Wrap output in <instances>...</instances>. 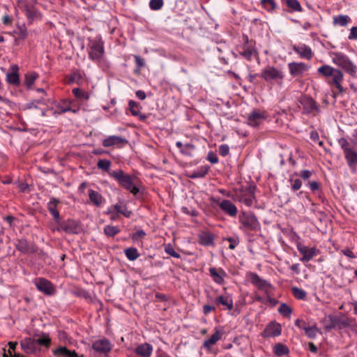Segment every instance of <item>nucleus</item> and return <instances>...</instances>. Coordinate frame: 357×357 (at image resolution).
<instances>
[{
  "label": "nucleus",
  "instance_id": "nucleus-1",
  "mask_svg": "<svg viewBox=\"0 0 357 357\" xmlns=\"http://www.w3.org/2000/svg\"><path fill=\"white\" fill-rule=\"evenodd\" d=\"M110 175L118 181L122 187L133 195H135L139 192L138 178L136 176L126 174L122 170L112 172Z\"/></svg>",
  "mask_w": 357,
  "mask_h": 357
},
{
  "label": "nucleus",
  "instance_id": "nucleus-2",
  "mask_svg": "<svg viewBox=\"0 0 357 357\" xmlns=\"http://www.w3.org/2000/svg\"><path fill=\"white\" fill-rule=\"evenodd\" d=\"M318 72L324 77H333L332 84L335 86L340 93L344 91L340 84L343 80V73L342 71L330 66L324 65L318 68Z\"/></svg>",
  "mask_w": 357,
  "mask_h": 357
},
{
  "label": "nucleus",
  "instance_id": "nucleus-3",
  "mask_svg": "<svg viewBox=\"0 0 357 357\" xmlns=\"http://www.w3.org/2000/svg\"><path fill=\"white\" fill-rule=\"evenodd\" d=\"M239 222L242 229L245 231H258L260 224L257 217L251 212H241L239 215Z\"/></svg>",
  "mask_w": 357,
  "mask_h": 357
},
{
  "label": "nucleus",
  "instance_id": "nucleus-4",
  "mask_svg": "<svg viewBox=\"0 0 357 357\" xmlns=\"http://www.w3.org/2000/svg\"><path fill=\"white\" fill-rule=\"evenodd\" d=\"M332 56L333 62L334 63L341 67L349 75H355L356 72V67L346 55L340 52H333Z\"/></svg>",
  "mask_w": 357,
  "mask_h": 357
},
{
  "label": "nucleus",
  "instance_id": "nucleus-5",
  "mask_svg": "<svg viewBox=\"0 0 357 357\" xmlns=\"http://www.w3.org/2000/svg\"><path fill=\"white\" fill-rule=\"evenodd\" d=\"M299 102L303 107L304 113L310 114L312 116H316L320 113L319 106L311 97L306 96H302L299 100Z\"/></svg>",
  "mask_w": 357,
  "mask_h": 357
},
{
  "label": "nucleus",
  "instance_id": "nucleus-6",
  "mask_svg": "<svg viewBox=\"0 0 357 357\" xmlns=\"http://www.w3.org/2000/svg\"><path fill=\"white\" fill-rule=\"evenodd\" d=\"M325 328L328 331L339 327L340 328L347 327L349 325L348 320L343 319L340 317L335 315H328L323 319Z\"/></svg>",
  "mask_w": 357,
  "mask_h": 357
},
{
  "label": "nucleus",
  "instance_id": "nucleus-7",
  "mask_svg": "<svg viewBox=\"0 0 357 357\" xmlns=\"http://www.w3.org/2000/svg\"><path fill=\"white\" fill-rule=\"evenodd\" d=\"M261 77L266 82L278 79L282 80L283 79L282 73L273 66H267L263 69L261 73Z\"/></svg>",
  "mask_w": 357,
  "mask_h": 357
},
{
  "label": "nucleus",
  "instance_id": "nucleus-8",
  "mask_svg": "<svg viewBox=\"0 0 357 357\" xmlns=\"http://www.w3.org/2000/svg\"><path fill=\"white\" fill-rule=\"evenodd\" d=\"M104 48L102 43L100 41H91L89 45V57L95 61H98L102 56Z\"/></svg>",
  "mask_w": 357,
  "mask_h": 357
},
{
  "label": "nucleus",
  "instance_id": "nucleus-9",
  "mask_svg": "<svg viewBox=\"0 0 357 357\" xmlns=\"http://www.w3.org/2000/svg\"><path fill=\"white\" fill-rule=\"evenodd\" d=\"M22 349L26 354H36L39 351L36 338L26 337L20 342Z\"/></svg>",
  "mask_w": 357,
  "mask_h": 357
},
{
  "label": "nucleus",
  "instance_id": "nucleus-10",
  "mask_svg": "<svg viewBox=\"0 0 357 357\" xmlns=\"http://www.w3.org/2000/svg\"><path fill=\"white\" fill-rule=\"evenodd\" d=\"M35 3V0H24L20 2V6L24 8L26 17L31 21L38 15V12L33 6Z\"/></svg>",
  "mask_w": 357,
  "mask_h": 357
},
{
  "label": "nucleus",
  "instance_id": "nucleus-11",
  "mask_svg": "<svg viewBox=\"0 0 357 357\" xmlns=\"http://www.w3.org/2000/svg\"><path fill=\"white\" fill-rule=\"evenodd\" d=\"M250 282L259 289L268 292V289L271 287V284L266 280L261 279L257 273H250Z\"/></svg>",
  "mask_w": 357,
  "mask_h": 357
},
{
  "label": "nucleus",
  "instance_id": "nucleus-12",
  "mask_svg": "<svg viewBox=\"0 0 357 357\" xmlns=\"http://www.w3.org/2000/svg\"><path fill=\"white\" fill-rule=\"evenodd\" d=\"M266 118L264 112L259 110L253 111L248 118V123L253 127L258 126Z\"/></svg>",
  "mask_w": 357,
  "mask_h": 357
},
{
  "label": "nucleus",
  "instance_id": "nucleus-13",
  "mask_svg": "<svg viewBox=\"0 0 357 357\" xmlns=\"http://www.w3.org/2000/svg\"><path fill=\"white\" fill-rule=\"evenodd\" d=\"M289 69L290 74L294 76H299L308 70V66L304 63H289Z\"/></svg>",
  "mask_w": 357,
  "mask_h": 357
},
{
  "label": "nucleus",
  "instance_id": "nucleus-14",
  "mask_svg": "<svg viewBox=\"0 0 357 357\" xmlns=\"http://www.w3.org/2000/svg\"><path fill=\"white\" fill-rule=\"evenodd\" d=\"M37 289L47 295L54 293V288L52 283L46 279L40 278L36 282Z\"/></svg>",
  "mask_w": 357,
  "mask_h": 357
},
{
  "label": "nucleus",
  "instance_id": "nucleus-15",
  "mask_svg": "<svg viewBox=\"0 0 357 357\" xmlns=\"http://www.w3.org/2000/svg\"><path fill=\"white\" fill-rule=\"evenodd\" d=\"M245 44L242 47V51L240 52V54L247 60H250L252 55L257 54V52L252 44L248 43V36H244Z\"/></svg>",
  "mask_w": 357,
  "mask_h": 357
},
{
  "label": "nucleus",
  "instance_id": "nucleus-16",
  "mask_svg": "<svg viewBox=\"0 0 357 357\" xmlns=\"http://www.w3.org/2000/svg\"><path fill=\"white\" fill-rule=\"evenodd\" d=\"M219 206L227 215L231 217H234L236 215L237 208L236 206L230 200H222L219 204Z\"/></svg>",
  "mask_w": 357,
  "mask_h": 357
},
{
  "label": "nucleus",
  "instance_id": "nucleus-17",
  "mask_svg": "<svg viewBox=\"0 0 357 357\" xmlns=\"http://www.w3.org/2000/svg\"><path fill=\"white\" fill-rule=\"evenodd\" d=\"M18 70L19 68L17 65L10 67V72H8L6 75V80L9 84L16 86L20 84Z\"/></svg>",
  "mask_w": 357,
  "mask_h": 357
},
{
  "label": "nucleus",
  "instance_id": "nucleus-18",
  "mask_svg": "<svg viewBox=\"0 0 357 357\" xmlns=\"http://www.w3.org/2000/svg\"><path fill=\"white\" fill-rule=\"evenodd\" d=\"M92 348L97 352L106 354L110 351L111 344L107 340H100L95 342L92 345Z\"/></svg>",
  "mask_w": 357,
  "mask_h": 357
},
{
  "label": "nucleus",
  "instance_id": "nucleus-19",
  "mask_svg": "<svg viewBox=\"0 0 357 357\" xmlns=\"http://www.w3.org/2000/svg\"><path fill=\"white\" fill-rule=\"evenodd\" d=\"M59 227L57 228L58 230L64 231L68 234H74L76 233L77 230V224L75 221L71 220H68L67 221L60 222L59 221Z\"/></svg>",
  "mask_w": 357,
  "mask_h": 357
},
{
  "label": "nucleus",
  "instance_id": "nucleus-20",
  "mask_svg": "<svg viewBox=\"0 0 357 357\" xmlns=\"http://www.w3.org/2000/svg\"><path fill=\"white\" fill-rule=\"evenodd\" d=\"M54 354L57 357H84V355H78L75 351H71L66 347H59L54 351Z\"/></svg>",
  "mask_w": 357,
  "mask_h": 357
},
{
  "label": "nucleus",
  "instance_id": "nucleus-21",
  "mask_svg": "<svg viewBox=\"0 0 357 357\" xmlns=\"http://www.w3.org/2000/svg\"><path fill=\"white\" fill-rule=\"evenodd\" d=\"M153 347L149 343H144L135 348V353L142 357H149L152 353Z\"/></svg>",
  "mask_w": 357,
  "mask_h": 357
},
{
  "label": "nucleus",
  "instance_id": "nucleus-22",
  "mask_svg": "<svg viewBox=\"0 0 357 357\" xmlns=\"http://www.w3.org/2000/svg\"><path fill=\"white\" fill-rule=\"evenodd\" d=\"M345 158L350 167L357 165V151L352 147L344 152Z\"/></svg>",
  "mask_w": 357,
  "mask_h": 357
},
{
  "label": "nucleus",
  "instance_id": "nucleus-23",
  "mask_svg": "<svg viewBox=\"0 0 357 357\" xmlns=\"http://www.w3.org/2000/svg\"><path fill=\"white\" fill-rule=\"evenodd\" d=\"M298 249L303 255L301 258V261H309L315 254L314 248H308L306 246L298 245Z\"/></svg>",
  "mask_w": 357,
  "mask_h": 357
},
{
  "label": "nucleus",
  "instance_id": "nucleus-24",
  "mask_svg": "<svg viewBox=\"0 0 357 357\" xmlns=\"http://www.w3.org/2000/svg\"><path fill=\"white\" fill-rule=\"evenodd\" d=\"M281 333V326L278 324L271 323L264 330V334L268 337H275Z\"/></svg>",
  "mask_w": 357,
  "mask_h": 357
},
{
  "label": "nucleus",
  "instance_id": "nucleus-25",
  "mask_svg": "<svg viewBox=\"0 0 357 357\" xmlns=\"http://www.w3.org/2000/svg\"><path fill=\"white\" fill-rule=\"evenodd\" d=\"M128 141L121 137L119 136H110L105 139H104L102 144L105 147H109L116 144H126Z\"/></svg>",
  "mask_w": 357,
  "mask_h": 357
},
{
  "label": "nucleus",
  "instance_id": "nucleus-26",
  "mask_svg": "<svg viewBox=\"0 0 357 357\" xmlns=\"http://www.w3.org/2000/svg\"><path fill=\"white\" fill-rule=\"evenodd\" d=\"M222 332L216 330L215 332L211 336V337L204 342V347L207 349L210 350L211 346L215 344L222 337Z\"/></svg>",
  "mask_w": 357,
  "mask_h": 357
},
{
  "label": "nucleus",
  "instance_id": "nucleus-27",
  "mask_svg": "<svg viewBox=\"0 0 357 357\" xmlns=\"http://www.w3.org/2000/svg\"><path fill=\"white\" fill-rule=\"evenodd\" d=\"M293 49L301 57L310 59L312 56V52L311 49L305 45L301 46H294Z\"/></svg>",
  "mask_w": 357,
  "mask_h": 357
},
{
  "label": "nucleus",
  "instance_id": "nucleus-28",
  "mask_svg": "<svg viewBox=\"0 0 357 357\" xmlns=\"http://www.w3.org/2000/svg\"><path fill=\"white\" fill-rule=\"evenodd\" d=\"M16 247L19 251L24 253L34 252L36 250L35 247L30 245L25 239L19 240Z\"/></svg>",
  "mask_w": 357,
  "mask_h": 357
},
{
  "label": "nucleus",
  "instance_id": "nucleus-29",
  "mask_svg": "<svg viewBox=\"0 0 357 357\" xmlns=\"http://www.w3.org/2000/svg\"><path fill=\"white\" fill-rule=\"evenodd\" d=\"M59 203V201L56 199V198H52L51 201L48 203V210L51 213V214L53 215L54 220L57 223H59V213L56 209V206Z\"/></svg>",
  "mask_w": 357,
  "mask_h": 357
},
{
  "label": "nucleus",
  "instance_id": "nucleus-30",
  "mask_svg": "<svg viewBox=\"0 0 357 357\" xmlns=\"http://www.w3.org/2000/svg\"><path fill=\"white\" fill-rule=\"evenodd\" d=\"M89 197L91 202L96 206H100L103 202L102 196L95 190H89Z\"/></svg>",
  "mask_w": 357,
  "mask_h": 357
},
{
  "label": "nucleus",
  "instance_id": "nucleus-31",
  "mask_svg": "<svg viewBox=\"0 0 357 357\" xmlns=\"http://www.w3.org/2000/svg\"><path fill=\"white\" fill-rule=\"evenodd\" d=\"M199 243L204 245H211L213 243V237L209 233L202 232L199 234Z\"/></svg>",
  "mask_w": 357,
  "mask_h": 357
},
{
  "label": "nucleus",
  "instance_id": "nucleus-32",
  "mask_svg": "<svg viewBox=\"0 0 357 357\" xmlns=\"http://www.w3.org/2000/svg\"><path fill=\"white\" fill-rule=\"evenodd\" d=\"M216 303L227 306L229 310L233 309L232 300L228 296H220L215 300Z\"/></svg>",
  "mask_w": 357,
  "mask_h": 357
},
{
  "label": "nucleus",
  "instance_id": "nucleus-33",
  "mask_svg": "<svg viewBox=\"0 0 357 357\" xmlns=\"http://www.w3.org/2000/svg\"><path fill=\"white\" fill-rule=\"evenodd\" d=\"M114 208L118 213H121L127 218L130 217L131 215V211H128L127 207L121 202L115 204Z\"/></svg>",
  "mask_w": 357,
  "mask_h": 357
},
{
  "label": "nucleus",
  "instance_id": "nucleus-34",
  "mask_svg": "<svg viewBox=\"0 0 357 357\" xmlns=\"http://www.w3.org/2000/svg\"><path fill=\"white\" fill-rule=\"evenodd\" d=\"M36 341L37 342V347L39 345L49 347L51 343V339L47 334H43L40 337L36 338Z\"/></svg>",
  "mask_w": 357,
  "mask_h": 357
},
{
  "label": "nucleus",
  "instance_id": "nucleus-35",
  "mask_svg": "<svg viewBox=\"0 0 357 357\" xmlns=\"http://www.w3.org/2000/svg\"><path fill=\"white\" fill-rule=\"evenodd\" d=\"M287 7L294 11L301 12L303 8L298 0H283Z\"/></svg>",
  "mask_w": 357,
  "mask_h": 357
},
{
  "label": "nucleus",
  "instance_id": "nucleus-36",
  "mask_svg": "<svg viewBox=\"0 0 357 357\" xmlns=\"http://www.w3.org/2000/svg\"><path fill=\"white\" fill-rule=\"evenodd\" d=\"M274 352L277 356H282L289 353V349L287 346L278 343L274 347Z\"/></svg>",
  "mask_w": 357,
  "mask_h": 357
},
{
  "label": "nucleus",
  "instance_id": "nucleus-37",
  "mask_svg": "<svg viewBox=\"0 0 357 357\" xmlns=\"http://www.w3.org/2000/svg\"><path fill=\"white\" fill-rule=\"evenodd\" d=\"M291 292L296 298L300 300H304L307 296L304 290L296 287L291 288Z\"/></svg>",
  "mask_w": 357,
  "mask_h": 357
},
{
  "label": "nucleus",
  "instance_id": "nucleus-38",
  "mask_svg": "<svg viewBox=\"0 0 357 357\" xmlns=\"http://www.w3.org/2000/svg\"><path fill=\"white\" fill-rule=\"evenodd\" d=\"M125 254L127 258L131 261L135 260L139 257L137 250L135 248H127L125 250Z\"/></svg>",
  "mask_w": 357,
  "mask_h": 357
},
{
  "label": "nucleus",
  "instance_id": "nucleus-39",
  "mask_svg": "<svg viewBox=\"0 0 357 357\" xmlns=\"http://www.w3.org/2000/svg\"><path fill=\"white\" fill-rule=\"evenodd\" d=\"M305 333L309 338H314L317 333L319 332V329L316 326H307L304 328Z\"/></svg>",
  "mask_w": 357,
  "mask_h": 357
},
{
  "label": "nucleus",
  "instance_id": "nucleus-40",
  "mask_svg": "<svg viewBox=\"0 0 357 357\" xmlns=\"http://www.w3.org/2000/svg\"><path fill=\"white\" fill-rule=\"evenodd\" d=\"M278 312L284 317H290L292 309L286 303H282L279 308Z\"/></svg>",
  "mask_w": 357,
  "mask_h": 357
},
{
  "label": "nucleus",
  "instance_id": "nucleus-41",
  "mask_svg": "<svg viewBox=\"0 0 357 357\" xmlns=\"http://www.w3.org/2000/svg\"><path fill=\"white\" fill-rule=\"evenodd\" d=\"M349 17L347 15H338L333 17L334 24H339L340 26H346L349 22Z\"/></svg>",
  "mask_w": 357,
  "mask_h": 357
},
{
  "label": "nucleus",
  "instance_id": "nucleus-42",
  "mask_svg": "<svg viewBox=\"0 0 357 357\" xmlns=\"http://www.w3.org/2000/svg\"><path fill=\"white\" fill-rule=\"evenodd\" d=\"M38 77V74L35 73H32L30 74L26 75L24 84L28 87L30 88L33 84L34 83L35 80Z\"/></svg>",
  "mask_w": 357,
  "mask_h": 357
},
{
  "label": "nucleus",
  "instance_id": "nucleus-43",
  "mask_svg": "<svg viewBox=\"0 0 357 357\" xmlns=\"http://www.w3.org/2000/svg\"><path fill=\"white\" fill-rule=\"evenodd\" d=\"M105 234L108 236H114L117 234L120 230L117 227L107 225L104 229Z\"/></svg>",
  "mask_w": 357,
  "mask_h": 357
},
{
  "label": "nucleus",
  "instance_id": "nucleus-44",
  "mask_svg": "<svg viewBox=\"0 0 357 357\" xmlns=\"http://www.w3.org/2000/svg\"><path fill=\"white\" fill-rule=\"evenodd\" d=\"M209 272L213 278L214 281L218 284H222L224 280L222 276H220L215 268H210Z\"/></svg>",
  "mask_w": 357,
  "mask_h": 357
},
{
  "label": "nucleus",
  "instance_id": "nucleus-45",
  "mask_svg": "<svg viewBox=\"0 0 357 357\" xmlns=\"http://www.w3.org/2000/svg\"><path fill=\"white\" fill-rule=\"evenodd\" d=\"M261 3L268 11H272L276 8V4L273 0H261Z\"/></svg>",
  "mask_w": 357,
  "mask_h": 357
},
{
  "label": "nucleus",
  "instance_id": "nucleus-46",
  "mask_svg": "<svg viewBox=\"0 0 357 357\" xmlns=\"http://www.w3.org/2000/svg\"><path fill=\"white\" fill-rule=\"evenodd\" d=\"M15 33L18 35L19 38L24 40L27 36V30L24 24L18 25L17 30Z\"/></svg>",
  "mask_w": 357,
  "mask_h": 357
},
{
  "label": "nucleus",
  "instance_id": "nucleus-47",
  "mask_svg": "<svg viewBox=\"0 0 357 357\" xmlns=\"http://www.w3.org/2000/svg\"><path fill=\"white\" fill-rule=\"evenodd\" d=\"M128 105L131 114L135 116H139L140 112L137 103L134 100H130Z\"/></svg>",
  "mask_w": 357,
  "mask_h": 357
},
{
  "label": "nucleus",
  "instance_id": "nucleus-48",
  "mask_svg": "<svg viewBox=\"0 0 357 357\" xmlns=\"http://www.w3.org/2000/svg\"><path fill=\"white\" fill-rule=\"evenodd\" d=\"M73 94L78 98H82L85 100H88L89 98V96L88 93L84 92L79 88H75L73 89Z\"/></svg>",
  "mask_w": 357,
  "mask_h": 357
},
{
  "label": "nucleus",
  "instance_id": "nucleus-49",
  "mask_svg": "<svg viewBox=\"0 0 357 357\" xmlns=\"http://www.w3.org/2000/svg\"><path fill=\"white\" fill-rule=\"evenodd\" d=\"M163 3V0H151L149 2V6L152 10H156L160 9L162 7Z\"/></svg>",
  "mask_w": 357,
  "mask_h": 357
},
{
  "label": "nucleus",
  "instance_id": "nucleus-50",
  "mask_svg": "<svg viewBox=\"0 0 357 357\" xmlns=\"http://www.w3.org/2000/svg\"><path fill=\"white\" fill-rule=\"evenodd\" d=\"M111 165V162L107 160H99L97 163V167L102 170L108 171Z\"/></svg>",
  "mask_w": 357,
  "mask_h": 357
},
{
  "label": "nucleus",
  "instance_id": "nucleus-51",
  "mask_svg": "<svg viewBox=\"0 0 357 357\" xmlns=\"http://www.w3.org/2000/svg\"><path fill=\"white\" fill-rule=\"evenodd\" d=\"M195 149V146L192 144H185L183 146V148L181 150V152L183 154L190 155L192 154V151Z\"/></svg>",
  "mask_w": 357,
  "mask_h": 357
},
{
  "label": "nucleus",
  "instance_id": "nucleus-52",
  "mask_svg": "<svg viewBox=\"0 0 357 357\" xmlns=\"http://www.w3.org/2000/svg\"><path fill=\"white\" fill-rule=\"evenodd\" d=\"M290 181L292 183L291 189L294 191H296L301 188V187L302 185V182L300 179H298V178L296 179V180L290 179Z\"/></svg>",
  "mask_w": 357,
  "mask_h": 357
},
{
  "label": "nucleus",
  "instance_id": "nucleus-53",
  "mask_svg": "<svg viewBox=\"0 0 357 357\" xmlns=\"http://www.w3.org/2000/svg\"><path fill=\"white\" fill-rule=\"evenodd\" d=\"M229 148L227 144H222L219 146V153L222 156H226L229 154Z\"/></svg>",
  "mask_w": 357,
  "mask_h": 357
},
{
  "label": "nucleus",
  "instance_id": "nucleus-54",
  "mask_svg": "<svg viewBox=\"0 0 357 357\" xmlns=\"http://www.w3.org/2000/svg\"><path fill=\"white\" fill-rule=\"evenodd\" d=\"M338 142L344 152L351 148L348 141L344 138H340Z\"/></svg>",
  "mask_w": 357,
  "mask_h": 357
},
{
  "label": "nucleus",
  "instance_id": "nucleus-55",
  "mask_svg": "<svg viewBox=\"0 0 357 357\" xmlns=\"http://www.w3.org/2000/svg\"><path fill=\"white\" fill-rule=\"evenodd\" d=\"M165 252L169 254V255L175 257V258H179L180 257V255L178 253H177L174 249L171 246V245H168L166 248H165Z\"/></svg>",
  "mask_w": 357,
  "mask_h": 357
},
{
  "label": "nucleus",
  "instance_id": "nucleus-56",
  "mask_svg": "<svg viewBox=\"0 0 357 357\" xmlns=\"http://www.w3.org/2000/svg\"><path fill=\"white\" fill-rule=\"evenodd\" d=\"M207 159L212 164H215L218 162V158L217 155L212 151L208 153Z\"/></svg>",
  "mask_w": 357,
  "mask_h": 357
},
{
  "label": "nucleus",
  "instance_id": "nucleus-57",
  "mask_svg": "<svg viewBox=\"0 0 357 357\" xmlns=\"http://www.w3.org/2000/svg\"><path fill=\"white\" fill-rule=\"evenodd\" d=\"M80 79H82V76L79 74L73 73L69 78L68 83L78 82Z\"/></svg>",
  "mask_w": 357,
  "mask_h": 357
},
{
  "label": "nucleus",
  "instance_id": "nucleus-58",
  "mask_svg": "<svg viewBox=\"0 0 357 357\" xmlns=\"http://www.w3.org/2000/svg\"><path fill=\"white\" fill-rule=\"evenodd\" d=\"M135 59L136 64L139 68H141L144 66L145 63L144 59L141 58L139 56L135 55Z\"/></svg>",
  "mask_w": 357,
  "mask_h": 357
},
{
  "label": "nucleus",
  "instance_id": "nucleus-59",
  "mask_svg": "<svg viewBox=\"0 0 357 357\" xmlns=\"http://www.w3.org/2000/svg\"><path fill=\"white\" fill-rule=\"evenodd\" d=\"M341 252L345 256L354 259L356 257L354 254L352 252V251L349 248H345L341 250Z\"/></svg>",
  "mask_w": 357,
  "mask_h": 357
},
{
  "label": "nucleus",
  "instance_id": "nucleus-60",
  "mask_svg": "<svg viewBox=\"0 0 357 357\" xmlns=\"http://www.w3.org/2000/svg\"><path fill=\"white\" fill-rule=\"evenodd\" d=\"M349 39H350V40L357 39V26H354L351 29V32L349 36Z\"/></svg>",
  "mask_w": 357,
  "mask_h": 357
},
{
  "label": "nucleus",
  "instance_id": "nucleus-61",
  "mask_svg": "<svg viewBox=\"0 0 357 357\" xmlns=\"http://www.w3.org/2000/svg\"><path fill=\"white\" fill-rule=\"evenodd\" d=\"M312 175V172L309 170H303L300 172L299 176L303 179L309 178Z\"/></svg>",
  "mask_w": 357,
  "mask_h": 357
},
{
  "label": "nucleus",
  "instance_id": "nucleus-62",
  "mask_svg": "<svg viewBox=\"0 0 357 357\" xmlns=\"http://www.w3.org/2000/svg\"><path fill=\"white\" fill-rule=\"evenodd\" d=\"M309 185L312 191L317 190L320 187L319 183L314 181L310 182Z\"/></svg>",
  "mask_w": 357,
  "mask_h": 357
},
{
  "label": "nucleus",
  "instance_id": "nucleus-63",
  "mask_svg": "<svg viewBox=\"0 0 357 357\" xmlns=\"http://www.w3.org/2000/svg\"><path fill=\"white\" fill-rule=\"evenodd\" d=\"M295 324H296V326H297L298 328H302V329H303V330H304V328H305V327H306V326H307V325H306V324H305V322L303 320H302V319H296V321H295Z\"/></svg>",
  "mask_w": 357,
  "mask_h": 357
},
{
  "label": "nucleus",
  "instance_id": "nucleus-64",
  "mask_svg": "<svg viewBox=\"0 0 357 357\" xmlns=\"http://www.w3.org/2000/svg\"><path fill=\"white\" fill-rule=\"evenodd\" d=\"M146 235L143 230H138L132 236L133 239H137L138 238H142Z\"/></svg>",
  "mask_w": 357,
  "mask_h": 357
}]
</instances>
